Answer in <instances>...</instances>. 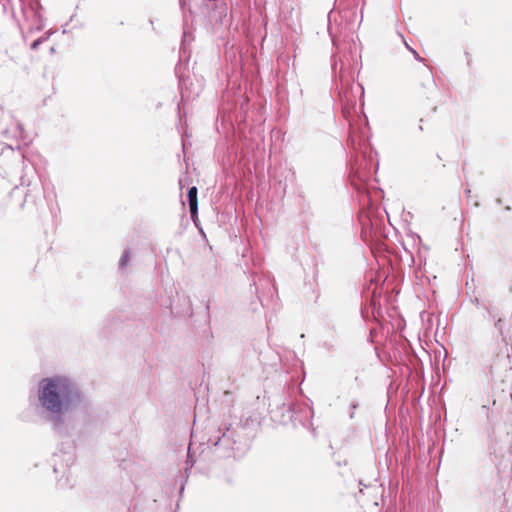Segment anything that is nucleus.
<instances>
[{"label":"nucleus","mask_w":512,"mask_h":512,"mask_svg":"<svg viewBox=\"0 0 512 512\" xmlns=\"http://www.w3.org/2000/svg\"><path fill=\"white\" fill-rule=\"evenodd\" d=\"M38 398L55 428L63 425L66 414L82 410L88 405V400L77 383L65 374L40 380Z\"/></svg>","instance_id":"obj_1"},{"label":"nucleus","mask_w":512,"mask_h":512,"mask_svg":"<svg viewBox=\"0 0 512 512\" xmlns=\"http://www.w3.org/2000/svg\"><path fill=\"white\" fill-rule=\"evenodd\" d=\"M197 192V187L195 186L191 187L188 191L189 208L192 217L198 212Z\"/></svg>","instance_id":"obj_2"},{"label":"nucleus","mask_w":512,"mask_h":512,"mask_svg":"<svg viewBox=\"0 0 512 512\" xmlns=\"http://www.w3.org/2000/svg\"><path fill=\"white\" fill-rule=\"evenodd\" d=\"M230 437L228 436L227 433H224L223 436L221 438H219L215 443L214 445L215 446H226L228 447L229 449L231 450H234V447L233 446H230Z\"/></svg>","instance_id":"obj_3"},{"label":"nucleus","mask_w":512,"mask_h":512,"mask_svg":"<svg viewBox=\"0 0 512 512\" xmlns=\"http://www.w3.org/2000/svg\"><path fill=\"white\" fill-rule=\"evenodd\" d=\"M130 261V250L127 249L124 251L123 255L121 256L119 260V268L123 269L125 268Z\"/></svg>","instance_id":"obj_4"},{"label":"nucleus","mask_w":512,"mask_h":512,"mask_svg":"<svg viewBox=\"0 0 512 512\" xmlns=\"http://www.w3.org/2000/svg\"><path fill=\"white\" fill-rule=\"evenodd\" d=\"M405 45H406V47H407V48H408V49L413 53L414 57H415L416 59L420 60L419 54H418L415 50H413L412 48H410V47L408 46V44H407V43H405Z\"/></svg>","instance_id":"obj_5"},{"label":"nucleus","mask_w":512,"mask_h":512,"mask_svg":"<svg viewBox=\"0 0 512 512\" xmlns=\"http://www.w3.org/2000/svg\"><path fill=\"white\" fill-rule=\"evenodd\" d=\"M38 44H39L38 41H34V43H33L34 48H36L38 46Z\"/></svg>","instance_id":"obj_6"}]
</instances>
